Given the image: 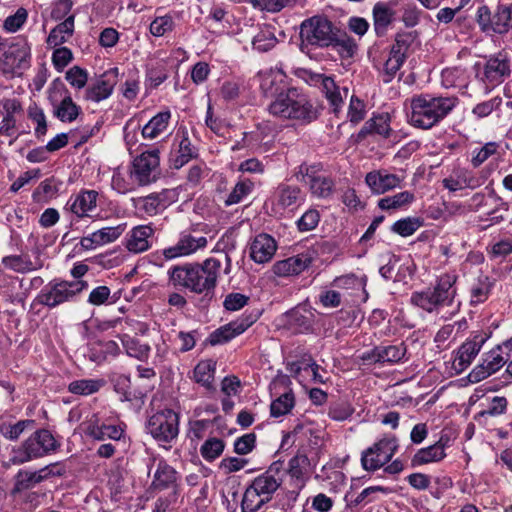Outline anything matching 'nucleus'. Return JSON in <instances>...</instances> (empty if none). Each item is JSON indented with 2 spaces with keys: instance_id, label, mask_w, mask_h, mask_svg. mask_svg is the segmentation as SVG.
Segmentation results:
<instances>
[{
  "instance_id": "54",
  "label": "nucleus",
  "mask_w": 512,
  "mask_h": 512,
  "mask_svg": "<svg viewBox=\"0 0 512 512\" xmlns=\"http://www.w3.org/2000/svg\"><path fill=\"white\" fill-rule=\"evenodd\" d=\"M174 28L173 18L169 15L155 18L150 24V32L152 35L160 37Z\"/></svg>"
},
{
  "instance_id": "9",
  "label": "nucleus",
  "mask_w": 512,
  "mask_h": 512,
  "mask_svg": "<svg viewBox=\"0 0 512 512\" xmlns=\"http://www.w3.org/2000/svg\"><path fill=\"white\" fill-rule=\"evenodd\" d=\"M455 106L454 98L427 100L418 96V128L429 129L445 117Z\"/></svg>"
},
{
  "instance_id": "59",
  "label": "nucleus",
  "mask_w": 512,
  "mask_h": 512,
  "mask_svg": "<svg viewBox=\"0 0 512 512\" xmlns=\"http://www.w3.org/2000/svg\"><path fill=\"white\" fill-rule=\"evenodd\" d=\"M65 78L73 87L82 89L87 83L88 74L79 66H73L66 72Z\"/></svg>"
},
{
  "instance_id": "63",
  "label": "nucleus",
  "mask_w": 512,
  "mask_h": 512,
  "mask_svg": "<svg viewBox=\"0 0 512 512\" xmlns=\"http://www.w3.org/2000/svg\"><path fill=\"white\" fill-rule=\"evenodd\" d=\"M249 301V297L241 293H230L225 297L223 306L226 310L237 311L243 308Z\"/></svg>"
},
{
  "instance_id": "10",
  "label": "nucleus",
  "mask_w": 512,
  "mask_h": 512,
  "mask_svg": "<svg viewBox=\"0 0 512 512\" xmlns=\"http://www.w3.org/2000/svg\"><path fill=\"white\" fill-rule=\"evenodd\" d=\"M481 65H475L476 75L483 82L498 85L511 74V59L507 52L500 51L490 55L480 71Z\"/></svg>"
},
{
  "instance_id": "47",
  "label": "nucleus",
  "mask_w": 512,
  "mask_h": 512,
  "mask_svg": "<svg viewBox=\"0 0 512 512\" xmlns=\"http://www.w3.org/2000/svg\"><path fill=\"white\" fill-rule=\"evenodd\" d=\"M444 448L441 444H434L418 450V465L437 462L444 457Z\"/></svg>"
},
{
  "instance_id": "25",
  "label": "nucleus",
  "mask_w": 512,
  "mask_h": 512,
  "mask_svg": "<svg viewBox=\"0 0 512 512\" xmlns=\"http://www.w3.org/2000/svg\"><path fill=\"white\" fill-rule=\"evenodd\" d=\"M98 192L95 190H82L74 198L71 197L67 205L70 211L79 218L89 217L90 212L97 207Z\"/></svg>"
},
{
  "instance_id": "29",
  "label": "nucleus",
  "mask_w": 512,
  "mask_h": 512,
  "mask_svg": "<svg viewBox=\"0 0 512 512\" xmlns=\"http://www.w3.org/2000/svg\"><path fill=\"white\" fill-rule=\"evenodd\" d=\"M196 156L197 151L192 146L190 139L187 135H183L178 144V149L170 155V163L173 168L180 169Z\"/></svg>"
},
{
  "instance_id": "53",
  "label": "nucleus",
  "mask_w": 512,
  "mask_h": 512,
  "mask_svg": "<svg viewBox=\"0 0 512 512\" xmlns=\"http://www.w3.org/2000/svg\"><path fill=\"white\" fill-rule=\"evenodd\" d=\"M322 165L321 164H313L307 165L302 164L299 166V170L297 172V179L305 184L309 185L313 183L321 174Z\"/></svg>"
},
{
  "instance_id": "34",
  "label": "nucleus",
  "mask_w": 512,
  "mask_h": 512,
  "mask_svg": "<svg viewBox=\"0 0 512 512\" xmlns=\"http://www.w3.org/2000/svg\"><path fill=\"white\" fill-rule=\"evenodd\" d=\"M177 472L165 461H159L154 474L152 486L158 490H164L175 484Z\"/></svg>"
},
{
  "instance_id": "13",
  "label": "nucleus",
  "mask_w": 512,
  "mask_h": 512,
  "mask_svg": "<svg viewBox=\"0 0 512 512\" xmlns=\"http://www.w3.org/2000/svg\"><path fill=\"white\" fill-rule=\"evenodd\" d=\"M397 448L394 437L383 438L362 453L361 463L365 470H377L389 462Z\"/></svg>"
},
{
  "instance_id": "55",
  "label": "nucleus",
  "mask_w": 512,
  "mask_h": 512,
  "mask_svg": "<svg viewBox=\"0 0 512 512\" xmlns=\"http://www.w3.org/2000/svg\"><path fill=\"white\" fill-rule=\"evenodd\" d=\"M58 191L55 185V179L47 178L42 181L33 192V199L36 201H42L43 199L53 197Z\"/></svg>"
},
{
  "instance_id": "27",
  "label": "nucleus",
  "mask_w": 512,
  "mask_h": 512,
  "mask_svg": "<svg viewBox=\"0 0 512 512\" xmlns=\"http://www.w3.org/2000/svg\"><path fill=\"white\" fill-rule=\"evenodd\" d=\"M390 117L387 113L378 114L365 122L356 136V142L363 141L368 135L378 134L388 137Z\"/></svg>"
},
{
  "instance_id": "57",
  "label": "nucleus",
  "mask_w": 512,
  "mask_h": 512,
  "mask_svg": "<svg viewBox=\"0 0 512 512\" xmlns=\"http://www.w3.org/2000/svg\"><path fill=\"white\" fill-rule=\"evenodd\" d=\"M276 42L277 40L273 33L262 31L254 37L252 44L254 49L260 52H267L275 46Z\"/></svg>"
},
{
  "instance_id": "38",
  "label": "nucleus",
  "mask_w": 512,
  "mask_h": 512,
  "mask_svg": "<svg viewBox=\"0 0 512 512\" xmlns=\"http://www.w3.org/2000/svg\"><path fill=\"white\" fill-rule=\"evenodd\" d=\"M215 363L212 360L200 361L194 368V380L207 390L213 389Z\"/></svg>"
},
{
  "instance_id": "45",
  "label": "nucleus",
  "mask_w": 512,
  "mask_h": 512,
  "mask_svg": "<svg viewBox=\"0 0 512 512\" xmlns=\"http://www.w3.org/2000/svg\"><path fill=\"white\" fill-rule=\"evenodd\" d=\"M225 443L219 438L207 439L200 448L202 457L207 461H213L218 458L224 451Z\"/></svg>"
},
{
  "instance_id": "17",
  "label": "nucleus",
  "mask_w": 512,
  "mask_h": 512,
  "mask_svg": "<svg viewBox=\"0 0 512 512\" xmlns=\"http://www.w3.org/2000/svg\"><path fill=\"white\" fill-rule=\"evenodd\" d=\"M207 243L206 237H196L184 231L180 234L178 242L174 246L165 248L162 254L165 260H173L175 258L191 255L197 250L205 248Z\"/></svg>"
},
{
  "instance_id": "16",
  "label": "nucleus",
  "mask_w": 512,
  "mask_h": 512,
  "mask_svg": "<svg viewBox=\"0 0 512 512\" xmlns=\"http://www.w3.org/2000/svg\"><path fill=\"white\" fill-rule=\"evenodd\" d=\"M57 467L58 463H52L38 471L20 470L15 476L13 493L30 489L51 476H62L65 470Z\"/></svg>"
},
{
  "instance_id": "42",
  "label": "nucleus",
  "mask_w": 512,
  "mask_h": 512,
  "mask_svg": "<svg viewBox=\"0 0 512 512\" xmlns=\"http://www.w3.org/2000/svg\"><path fill=\"white\" fill-rule=\"evenodd\" d=\"M104 384L102 379H81L71 382L68 390L73 394L87 396L98 392Z\"/></svg>"
},
{
  "instance_id": "48",
  "label": "nucleus",
  "mask_w": 512,
  "mask_h": 512,
  "mask_svg": "<svg viewBox=\"0 0 512 512\" xmlns=\"http://www.w3.org/2000/svg\"><path fill=\"white\" fill-rule=\"evenodd\" d=\"M253 183L250 181H240L238 182L233 190L230 192L228 197L225 200L226 206H231L234 204L240 203L244 197L249 195L252 191Z\"/></svg>"
},
{
  "instance_id": "56",
  "label": "nucleus",
  "mask_w": 512,
  "mask_h": 512,
  "mask_svg": "<svg viewBox=\"0 0 512 512\" xmlns=\"http://www.w3.org/2000/svg\"><path fill=\"white\" fill-rule=\"evenodd\" d=\"M28 117L37 123L35 135L38 138L44 136L47 132V122L43 110L37 105L30 106L28 109Z\"/></svg>"
},
{
  "instance_id": "35",
  "label": "nucleus",
  "mask_w": 512,
  "mask_h": 512,
  "mask_svg": "<svg viewBox=\"0 0 512 512\" xmlns=\"http://www.w3.org/2000/svg\"><path fill=\"white\" fill-rule=\"evenodd\" d=\"M74 15H70L63 22L55 26L47 38L48 45L59 46L65 43L74 32Z\"/></svg>"
},
{
  "instance_id": "51",
  "label": "nucleus",
  "mask_w": 512,
  "mask_h": 512,
  "mask_svg": "<svg viewBox=\"0 0 512 512\" xmlns=\"http://www.w3.org/2000/svg\"><path fill=\"white\" fill-rule=\"evenodd\" d=\"M403 62L404 58H402V52L399 53V50L390 52V57L384 64V71L386 75V78L384 79L385 83H388L392 80V78L402 66Z\"/></svg>"
},
{
  "instance_id": "37",
  "label": "nucleus",
  "mask_w": 512,
  "mask_h": 512,
  "mask_svg": "<svg viewBox=\"0 0 512 512\" xmlns=\"http://www.w3.org/2000/svg\"><path fill=\"white\" fill-rule=\"evenodd\" d=\"M474 182V178L467 170L457 169L449 177L443 180V185L450 191H458L467 187H475Z\"/></svg>"
},
{
  "instance_id": "15",
  "label": "nucleus",
  "mask_w": 512,
  "mask_h": 512,
  "mask_svg": "<svg viewBox=\"0 0 512 512\" xmlns=\"http://www.w3.org/2000/svg\"><path fill=\"white\" fill-rule=\"evenodd\" d=\"M159 150L143 152L133 161L134 177L140 185H147L157 179Z\"/></svg>"
},
{
  "instance_id": "60",
  "label": "nucleus",
  "mask_w": 512,
  "mask_h": 512,
  "mask_svg": "<svg viewBox=\"0 0 512 512\" xmlns=\"http://www.w3.org/2000/svg\"><path fill=\"white\" fill-rule=\"evenodd\" d=\"M255 443L256 435L254 433L245 434L235 440L234 451L239 455H246L254 449Z\"/></svg>"
},
{
  "instance_id": "24",
  "label": "nucleus",
  "mask_w": 512,
  "mask_h": 512,
  "mask_svg": "<svg viewBox=\"0 0 512 512\" xmlns=\"http://www.w3.org/2000/svg\"><path fill=\"white\" fill-rule=\"evenodd\" d=\"M312 262L309 254L301 253L287 259L277 261L273 265V272L279 277L298 275L307 269Z\"/></svg>"
},
{
  "instance_id": "50",
  "label": "nucleus",
  "mask_w": 512,
  "mask_h": 512,
  "mask_svg": "<svg viewBox=\"0 0 512 512\" xmlns=\"http://www.w3.org/2000/svg\"><path fill=\"white\" fill-rule=\"evenodd\" d=\"M126 224H120L115 227H105L95 231V235L98 239L99 245L114 242L124 232Z\"/></svg>"
},
{
  "instance_id": "2",
  "label": "nucleus",
  "mask_w": 512,
  "mask_h": 512,
  "mask_svg": "<svg viewBox=\"0 0 512 512\" xmlns=\"http://www.w3.org/2000/svg\"><path fill=\"white\" fill-rule=\"evenodd\" d=\"M269 112L283 119L309 124L318 119L320 109L306 94L296 88L280 93L269 105Z\"/></svg>"
},
{
  "instance_id": "20",
  "label": "nucleus",
  "mask_w": 512,
  "mask_h": 512,
  "mask_svg": "<svg viewBox=\"0 0 512 512\" xmlns=\"http://www.w3.org/2000/svg\"><path fill=\"white\" fill-rule=\"evenodd\" d=\"M404 356L401 345L376 346L361 355V360L366 364L395 363Z\"/></svg>"
},
{
  "instance_id": "23",
  "label": "nucleus",
  "mask_w": 512,
  "mask_h": 512,
  "mask_svg": "<svg viewBox=\"0 0 512 512\" xmlns=\"http://www.w3.org/2000/svg\"><path fill=\"white\" fill-rule=\"evenodd\" d=\"M365 182L374 194H384L400 185V178L386 170H374L366 174Z\"/></svg>"
},
{
  "instance_id": "44",
  "label": "nucleus",
  "mask_w": 512,
  "mask_h": 512,
  "mask_svg": "<svg viewBox=\"0 0 512 512\" xmlns=\"http://www.w3.org/2000/svg\"><path fill=\"white\" fill-rule=\"evenodd\" d=\"M300 193L301 191L297 186L280 185L276 192L277 204L283 209L288 208L296 204Z\"/></svg>"
},
{
  "instance_id": "26",
  "label": "nucleus",
  "mask_w": 512,
  "mask_h": 512,
  "mask_svg": "<svg viewBox=\"0 0 512 512\" xmlns=\"http://www.w3.org/2000/svg\"><path fill=\"white\" fill-rule=\"evenodd\" d=\"M277 249L275 240L268 234H259L250 247V256L256 263L268 262Z\"/></svg>"
},
{
  "instance_id": "14",
  "label": "nucleus",
  "mask_w": 512,
  "mask_h": 512,
  "mask_svg": "<svg viewBox=\"0 0 512 512\" xmlns=\"http://www.w3.org/2000/svg\"><path fill=\"white\" fill-rule=\"evenodd\" d=\"M31 48L25 38L12 42L3 52V71L16 73L30 66Z\"/></svg>"
},
{
  "instance_id": "3",
  "label": "nucleus",
  "mask_w": 512,
  "mask_h": 512,
  "mask_svg": "<svg viewBox=\"0 0 512 512\" xmlns=\"http://www.w3.org/2000/svg\"><path fill=\"white\" fill-rule=\"evenodd\" d=\"M282 463L273 462L246 488L241 502L242 512H257L270 502L283 482Z\"/></svg>"
},
{
  "instance_id": "64",
  "label": "nucleus",
  "mask_w": 512,
  "mask_h": 512,
  "mask_svg": "<svg viewBox=\"0 0 512 512\" xmlns=\"http://www.w3.org/2000/svg\"><path fill=\"white\" fill-rule=\"evenodd\" d=\"M73 59L72 51L67 47H60L53 52L52 62L56 69L62 70Z\"/></svg>"
},
{
  "instance_id": "31",
  "label": "nucleus",
  "mask_w": 512,
  "mask_h": 512,
  "mask_svg": "<svg viewBox=\"0 0 512 512\" xmlns=\"http://www.w3.org/2000/svg\"><path fill=\"white\" fill-rule=\"evenodd\" d=\"M170 118L169 111L159 112L142 128V136L148 139L157 138L167 130Z\"/></svg>"
},
{
  "instance_id": "11",
  "label": "nucleus",
  "mask_w": 512,
  "mask_h": 512,
  "mask_svg": "<svg viewBox=\"0 0 512 512\" xmlns=\"http://www.w3.org/2000/svg\"><path fill=\"white\" fill-rule=\"evenodd\" d=\"M178 422L177 413L172 409H164L156 412L148 419L146 428L157 441L169 443L178 435Z\"/></svg>"
},
{
  "instance_id": "7",
  "label": "nucleus",
  "mask_w": 512,
  "mask_h": 512,
  "mask_svg": "<svg viewBox=\"0 0 512 512\" xmlns=\"http://www.w3.org/2000/svg\"><path fill=\"white\" fill-rule=\"evenodd\" d=\"M454 282L453 276H442L434 290L418 294V307L431 313L441 306L451 305L456 295Z\"/></svg>"
},
{
  "instance_id": "19",
  "label": "nucleus",
  "mask_w": 512,
  "mask_h": 512,
  "mask_svg": "<svg viewBox=\"0 0 512 512\" xmlns=\"http://www.w3.org/2000/svg\"><path fill=\"white\" fill-rule=\"evenodd\" d=\"M255 320L253 317H247L221 326L210 334L208 342L213 346L226 343L245 332Z\"/></svg>"
},
{
  "instance_id": "12",
  "label": "nucleus",
  "mask_w": 512,
  "mask_h": 512,
  "mask_svg": "<svg viewBox=\"0 0 512 512\" xmlns=\"http://www.w3.org/2000/svg\"><path fill=\"white\" fill-rule=\"evenodd\" d=\"M48 99L54 107V115L60 121L72 122L78 117L80 107L73 102L69 91L59 79L49 89Z\"/></svg>"
},
{
  "instance_id": "21",
  "label": "nucleus",
  "mask_w": 512,
  "mask_h": 512,
  "mask_svg": "<svg viewBox=\"0 0 512 512\" xmlns=\"http://www.w3.org/2000/svg\"><path fill=\"white\" fill-rule=\"evenodd\" d=\"M485 340L482 335H476L472 339L465 341L456 353L453 360V367L458 372L465 370L478 355Z\"/></svg>"
},
{
  "instance_id": "32",
  "label": "nucleus",
  "mask_w": 512,
  "mask_h": 512,
  "mask_svg": "<svg viewBox=\"0 0 512 512\" xmlns=\"http://www.w3.org/2000/svg\"><path fill=\"white\" fill-rule=\"evenodd\" d=\"M394 11L384 3H377L373 7L374 30L377 36H384L388 26L394 19Z\"/></svg>"
},
{
  "instance_id": "62",
  "label": "nucleus",
  "mask_w": 512,
  "mask_h": 512,
  "mask_svg": "<svg viewBox=\"0 0 512 512\" xmlns=\"http://www.w3.org/2000/svg\"><path fill=\"white\" fill-rule=\"evenodd\" d=\"M501 103L502 99L500 97H494L488 101L477 104L473 108L472 112L478 118H483L490 115L494 110L498 109Z\"/></svg>"
},
{
  "instance_id": "18",
  "label": "nucleus",
  "mask_w": 512,
  "mask_h": 512,
  "mask_svg": "<svg viewBox=\"0 0 512 512\" xmlns=\"http://www.w3.org/2000/svg\"><path fill=\"white\" fill-rule=\"evenodd\" d=\"M118 75V68H111L105 71L94 84L87 88L86 99L94 102L107 99L118 82Z\"/></svg>"
},
{
  "instance_id": "46",
  "label": "nucleus",
  "mask_w": 512,
  "mask_h": 512,
  "mask_svg": "<svg viewBox=\"0 0 512 512\" xmlns=\"http://www.w3.org/2000/svg\"><path fill=\"white\" fill-rule=\"evenodd\" d=\"M294 407V395L291 392L284 393L275 399L270 405L272 417H280L290 412Z\"/></svg>"
},
{
  "instance_id": "41",
  "label": "nucleus",
  "mask_w": 512,
  "mask_h": 512,
  "mask_svg": "<svg viewBox=\"0 0 512 512\" xmlns=\"http://www.w3.org/2000/svg\"><path fill=\"white\" fill-rule=\"evenodd\" d=\"M34 424L35 421L30 419L20 420L14 424L4 422L0 424V433L4 438L15 441L25 430L32 429Z\"/></svg>"
},
{
  "instance_id": "40",
  "label": "nucleus",
  "mask_w": 512,
  "mask_h": 512,
  "mask_svg": "<svg viewBox=\"0 0 512 512\" xmlns=\"http://www.w3.org/2000/svg\"><path fill=\"white\" fill-rule=\"evenodd\" d=\"M330 46L335 48L342 58H351L357 51V45L355 41L345 32H341L339 29L336 32L333 43H331Z\"/></svg>"
},
{
  "instance_id": "39",
  "label": "nucleus",
  "mask_w": 512,
  "mask_h": 512,
  "mask_svg": "<svg viewBox=\"0 0 512 512\" xmlns=\"http://www.w3.org/2000/svg\"><path fill=\"white\" fill-rule=\"evenodd\" d=\"M87 434L98 441L105 440L106 438L119 440L122 437L123 430L116 425L90 423L87 427Z\"/></svg>"
},
{
  "instance_id": "28",
  "label": "nucleus",
  "mask_w": 512,
  "mask_h": 512,
  "mask_svg": "<svg viewBox=\"0 0 512 512\" xmlns=\"http://www.w3.org/2000/svg\"><path fill=\"white\" fill-rule=\"evenodd\" d=\"M0 108H2V113L4 114L3 120L0 123V134L9 136L16 124L14 114L21 112L22 106L18 99L7 98L0 101Z\"/></svg>"
},
{
  "instance_id": "36",
  "label": "nucleus",
  "mask_w": 512,
  "mask_h": 512,
  "mask_svg": "<svg viewBox=\"0 0 512 512\" xmlns=\"http://www.w3.org/2000/svg\"><path fill=\"white\" fill-rule=\"evenodd\" d=\"M316 77L321 82L322 91L333 108V112H338L343 103L339 87L331 77L324 75H317Z\"/></svg>"
},
{
  "instance_id": "49",
  "label": "nucleus",
  "mask_w": 512,
  "mask_h": 512,
  "mask_svg": "<svg viewBox=\"0 0 512 512\" xmlns=\"http://www.w3.org/2000/svg\"><path fill=\"white\" fill-rule=\"evenodd\" d=\"M354 412L351 404L345 400L337 401L330 405L328 415L336 421H344L348 419Z\"/></svg>"
},
{
  "instance_id": "5",
  "label": "nucleus",
  "mask_w": 512,
  "mask_h": 512,
  "mask_svg": "<svg viewBox=\"0 0 512 512\" xmlns=\"http://www.w3.org/2000/svg\"><path fill=\"white\" fill-rule=\"evenodd\" d=\"M88 286L86 281H53L47 284L37 295L35 301L53 309L66 302L72 301Z\"/></svg>"
},
{
  "instance_id": "8",
  "label": "nucleus",
  "mask_w": 512,
  "mask_h": 512,
  "mask_svg": "<svg viewBox=\"0 0 512 512\" xmlns=\"http://www.w3.org/2000/svg\"><path fill=\"white\" fill-rule=\"evenodd\" d=\"M512 338L504 341L485 354L481 364L477 365L469 374L471 382H479L499 371L509 360Z\"/></svg>"
},
{
  "instance_id": "1",
  "label": "nucleus",
  "mask_w": 512,
  "mask_h": 512,
  "mask_svg": "<svg viewBox=\"0 0 512 512\" xmlns=\"http://www.w3.org/2000/svg\"><path fill=\"white\" fill-rule=\"evenodd\" d=\"M221 261L210 257L202 263H185L168 270L169 283L176 289L212 298L220 275Z\"/></svg>"
},
{
  "instance_id": "6",
  "label": "nucleus",
  "mask_w": 512,
  "mask_h": 512,
  "mask_svg": "<svg viewBox=\"0 0 512 512\" xmlns=\"http://www.w3.org/2000/svg\"><path fill=\"white\" fill-rule=\"evenodd\" d=\"M337 31L327 17L317 15L302 22L300 37L304 45L326 48L333 43Z\"/></svg>"
},
{
  "instance_id": "58",
  "label": "nucleus",
  "mask_w": 512,
  "mask_h": 512,
  "mask_svg": "<svg viewBox=\"0 0 512 512\" xmlns=\"http://www.w3.org/2000/svg\"><path fill=\"white\" fill-rule=\"evenodd\" d=\"M312 194L325 198L331 194L333 182L330 178L320 175L313 183L309 184Z\"/></svg>"
},
{
  "instance_id": "43",
  "label": "nucleus",
  "mask_w": 512,
  "mask_h": 512,
  "mask_svg": "<svg viewBox=\"0 0 512 512\" xmlns=\"http://www.w3.org/2000/svg\"><path fill=\"white\" fill-rule=\"evenodd\" d=\"M414 194L409 191H403L393 196L381 198L378 201V207L382 210H390L401 208L402 206L412 203Z\"/></svg>"
},
{
  "instance_id": "22",
  "label": "nucleus",
  "mask_w": 512,
  "mask_h": 512,
  "mask_svg": "<svg viewBox=\"0 0 512 512\" xmlns=\"http://www.w3.org/2000/svg\"><path fill=\"white\" fill-rule=\"evenodd\" d=\"M153 234L154 229L150 224L136 226L126 235L125 247L135 254L147 251L151 246L150 239Z\"/></svg>"
},
{
  "instance_id": "30",
  "label": "nucleus",
  "mask_w": 512,
  "mask_h": 512,
  "mask_svg": "<svg viewBox=\"0 0 512 512\" xmlns=\"http://www.w3.org/2000/svg\"><path fill=\"white\" fill-rule=\"evenodd\" d=\"M2 263L6 268L22 274L41 269L43 267V262L39 258L32 262L28 257L23 255L6 256L2 259Z\"/></svg>"
},
{
  "instance_id": "61",
  "label": "nucleus",
  "mask_w": 512,
  "mask_h": 512,
  "mask_svg": "<svg viewBox=\"0 0 512 512\" xmlns=\"http://www.w3.org/2000/svg\"><path fill=\"white\" fill-rule=\"evenodd\" d=\"M320 215L317 210L306 211L297 221L298 229L302 232L313 230L319 223Z\"/></svg>"
},
{
  "instance_id": "4",
  "label": "nucleus",
  "mask_w": 512,
  "mask_h": 512,
  "mask_svg": "<svg viewBox=\"0 0 512 512\" xmlns=\"http://www.w3.org/2000/svg\"><path fill=\"white\" fill-rule=\"evenodd\" d=\"M60 444L47 429L35 431L14 451V461L20 464L44 457L59 448Z\"/></svg>"
},
{
  "instance_id": "52",
  "label": "nucleus",
  "mask_w": 512,
  "mask_h": 512,
  "mask_svg": "<svg viewBox=\"0 0 512 512\" xmlns=\"http://www.w3.org/2000/svg\"><path fill=\"white\" fill-rule=\"evenodd\" d=\"M28 12L25 8H18L15 14L8 16L3 24V28L7 32H17L26 22Z\"/></svg>"
},
{
  "instance_id": "33",
  "label": "nucleus",
  "mask_w": 512,
  "mask_h": 512,
  "mask_svg": "<svg viewBox=\"0 0 512 512\" xmlns=\"http://www.w3.org/2000/svg\"><path fill=\"white\" fill-rule=\"evenodd\" d=\"M508 401L505 397L494 396L488 399L486 407L474 415V420L479 424H486L488 417H497L507 410Z\"/></svg>"
}]
</instances>
